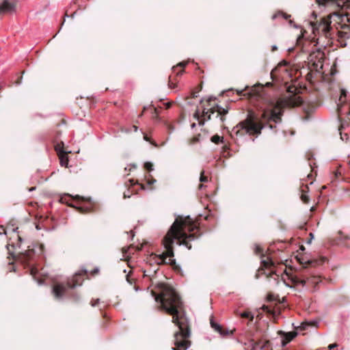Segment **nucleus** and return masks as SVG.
Segmentation results:
<instances>
[{"label":"nucleus","instance_id":"f257e3e1","mask_svg":"<svg viewBox=\"0 0 350 350\" xmlns=\"http://www.w3.org/2000/svg\"><path fill=\"white\" fill-rule=\"evenodd\" d=\"M198 224L189 217L178 216L170 228L163 239V245L165 252L161 254H153L150 256V260L157 265L175 264L173 244L177 241V244L184 245L189 250L191 248L189 241H194L200 237Z\"/></svg>","mask_w":350,"mask_h":350},{"label":"nucleus","instance_id":"f03ea898","mask_svg":"<svg viewBox=\"0 0 350 350\" xmlns=\"http://www.w3.org/2000/svg\"><path fill=\"white\" fill-rule=\"evenodd\" d=\"M302 100L300 96L295 94L279 98L276 101H273L265 108L260 116L259 121L253 112L250 111L247 118L243 121L239 122L233 128L232 132L236 135H243V133L250 135H259L265 125L262 122L269 124L271 122L279 123L282 120L283 110L286 107H295L301 105Z\"/></svg>","mask_w":350,"mask_h":350},{"label":"nucleus","instance_id":"7ed1b4c3","mask_svg":"<svg viewBox=\"0 0 350 350\" xmlns=\"http://www.w3.org/2000/svg\"><path fill=\"white\" fill-rule=\"evenodd\" d=\"M154 296L155 301L161 303L162 308L172 315V322L179 329V331L174 334V344L176 347H172V349L187 350L191 345L188 340L190 336V329L187 318L179 312L182 308L180 296L172 287L168 285H164L161 293L154 294Z\"/></svg>","mask_w":350,"mask_h":350},{"label":"nucleus","instance_id":"20e7f679","mask_svg":"<svg viewBox=\"0 0 350 350\" xmlns=\"http://www.w3.org/2000/svg\"><path fill=\"white\" fill-rule=\"evenodd\" d=\"M322 5H333L338 8L350 7V0H317ZM314 39L317 36H322L328 38L330 36L332 25L336 27L337 25L340 27H350V12L344 13L340 12H334L330 14L326 18H321L320 21L310 23Z\"/></svg>","mask_w":350,"mask_h":350},{"label":"nucleus","instance_id":"39448f33","mask_svg":"<svg viewBox=\"0 0 350 350\" xmlns=\"http://www.w3.org/2000/svg\"><path fill=\"white\" fill-rule=\"evenodd\" d=\"M287 279H284L286 286L292 288L301 286L302 287L306 285H312L315 286L321 281L318 275H311L310 277L299 276L293 273H286Z\"/></svg>","mask_w":350,"mask_h":350},{"label":"nucleus","instance_id":"423d86ee","mask_svg":"<svg viewBox=\"0 0 350 350\" xmlns=\"http://www.w3.org/2000/svg\"><path fill=\"white\" fill-rule=\"evenodd\" d=\"M83 282L81 274L79 273H75L71 281H68L66 284H57L53 288V293L56 298L60 299L66 293L67 288H75L77 286H81Z\"/></svg>","mask_w":350,"mask_h":350},{"label":"nucleus","instance_id":"0eeeda50","mask_svg":"<svg viewBox=\"0 0 350 350\" xmlns=\"http://www.w3.org/2000/svg\"><path fill=\"white\" fill-rule=\"evenodd\" d=\"M16 3L14 0H3L0 4V14L15 11Z\"/></svg>","mask_w":350,"mask_h":350},{"label":"nucleus","instance_id":"6e6552de","mask_svg":"<svg viewBox=\"0 0 350 350\" xmlns=\"http://www.w3.org/2000/svg\"><path fill=\"white\" fill-rule=\"evenodd\" d=\"M279 334L281 335L282 338V346L284 347L286 345L287 343L291 341L297 336V334L295 332H290L285 333L282 331H280Z\"/></svg>","mask_w":350,"mask_h":350},{"label":"nucleus","instance_id":"1a4fd4ad","mask_svg":"<svg viewBox=\"0 0 350 350\" xmlns=\"http://www.w3.org/2000/svg\"><path fill=\"white\" fill-rule=\"evenodd\" d=\"M348 92L345 89L340 90V95L337 102V107L339 105H349L347 103Z\"/></svg>","mask_w":350,"mask_h":350},{"label":"nucleus","instance_id":"9d476101","mask_svg":"<svg viewBox=\"0 0 350 350\" xmlns=\"http://www.w3.org/2000/svg\"><path fill=\"white\" fill-rule=\"evenodd\" d=\"M338 116H341L343 115H350V104L339 105L337 107Z\"/></svg>","mask_w":350,"mask_h":350},{"label":"nucleus","instance_id":"9b49d317","mask_svg":"<svg viewBox=\"0 0 350 350\" xmlns=\"http://www.w3.org/2000/svg\"><path fill=\"white\" fill-rule=\"evenodd\" d=\"M66 198H71V196L70 195H67L66 197H62L61 198V201L62 202H66L69 206H73L75 208H76L77 210H79L81 213H84V212H86L88 211V208H84L83 206H77V205H75V204H72L71 203H68L66 200Z\"/></svg>","mask_w":350,"mask_h":350},{"label":"nucleus","instance_id":"f8f14e48","mask_svg":"<svg viewBox=\"0 0 350 350\" xmlns=\"http://www.w3.org/2000/svg\"><path fill=\"white\" fill-rule=\"evenodd\" d=\"M33 256V252L32 250H27L24 254H23V260L26 263L27 261L32 259Z\"/></svg>","mask_w":350,"mask_h":350},{"label":"nucleus","instance_id":"ddd939ff","mask_svg":"<svg viewBox=\"0 0 350 350\" xmlns=\"http://www.w3.org/2000/svg\"><path fill=\"white\" fill-rule=\"evenodd\" d=\"M261 265L264 268H269L273 265V262L269 258L261 260Z\"/></svg>","mask_w":350,"mask_h":350},{"label":"nucleus","instance_id":"4468645a","mask_svg":"<svg viewBox=\"0 0 350 350\" xmlns=\"http://www.w3.org/2000/svg\"><path fill=\"white\" fill-rule=\"evenodd\" d=\"M211 325L215 331L219 332L220 334H224V333L222 332V327L219 324L215 323L213 320H211Z\"/></svg>","mask_w":350,"mask_h":350},{"label":"nucleus","instance_id":"2eb2a0df","mask_svg":"<svg viewBox=\"0 0 350 350\" xmlns=\"http://www.w3.org/2000/svg\"><path fill=\"white\" fill-rule=\"evenodd\" d=\"M211 142L214 144H219L224 142V137L218 135H215L211 137Z\"/></svg>","mask_w":350,"mask_h":350},{"label":"nucleus","instance_id":"dca6fc26","mask_svg":"<svg viewBox=\"0 0 350 350\" xmlns=\"http://www.w3.org/2000/svg\"><path fill=\"white\" fill-rule=\"evenodd\" d=\"M239 315L242 318L249 319L250 321H252L254 319V314L250 312H244L240 313Z\"/></svg>","mask_w":350,"mask_h":350},{"label":"nucleus","instance_id":"f3484780","mask_svg":"<svg viewBox=\"0 0 350 350\" xmlns=\"http://www.w3.org/2000/svg\"><path fill=\"white\" fill-rule=\"evenodd\" d=\"M279 16H282L284 19H287L289 17H291V16L287 14L283 13L282 12H279L275 14L274 15H273L272 18H273V19H275Z\"/></svg>","mask_w":350,"mask_h":350},{"label":"nucleus","instance_id":"a211bd4d","mask_svg":"<svg viewBox=\"0 0 350 350\" xmlns=\"http://www.w3.org/2000/svg\"><path fill=\"white\" fill-rule=\"evenodd\" d=\"M214 111H215L214 110H211V111H210L209 109H204L203 110V112H202V113H203V116H207L208 119H210V118H211V113H214Z\"/></svg>","mask_w":350,"mask_h":350},{"label":"nucleus","instance_id":"6ab92c4d","mask_svg":"<svg viewBox=\"0 0 350 350\" xmlns=\"http://www.w3.org/2000/svg\"><path fill=\"white\" fill-rule=\"evenodd\" d=\"M217 111L219 115L224 116L228 113V110H226L221 107L217 106Z\"/></svg>","mask_w":350,"mask_h":350},{"label":"nucleus","instance_id":"aec40b11","mask_svg":"<svg viewBox=\"0 0 350 350\" xmlns=\"http://www.w3.org/2000/svg\"><path fill=\"white\" fill-rule=\"evenodd\" d=\"M208 177L204 175V172L202 171L200 174V181L201 183H206V182H208Z\"/></svg>","mask_w":350,"mask_h":350},{"label":"nucleus","instance_id":"412c9836","mask_svg":"<svg viewBox=\"0 0 350 350\" xmlns=\"http://www.w3.org/2000/svg\"><path fill=\"white\" fill-rule=\"evenodd\" d=\"M144 167L149 171L153 170L152 164L150 162H146L144 164Z\"/></svg>","mask_w":350,"mask_h":350},{"label":"nucleus","instance_id":"4be33fe9","mask_svg":"<svg viewBox=\"0 0 350 350\" xmlns=\"http://www.w3.org/2000/svg\"><path fill=\"white\" fill-rule=\"evenodd\" d=\"M301 199L304 203H308L309 201V197L307 194L303 193L301 196Z\"/></svg>","mask_w":350,"mask_h":350},{"label":"nucleus","instance_id":"5701e85b","mask_svg":"<svg viewBox=\"0 0 350 350\" xmlns=\"http://www.w3.org/2000/svg\"><path fill=\"white\" fill-rule=\"evenodd\" d=\"M310 325V324L309 323H307V322H304V323H302L300 327L301 329H306V327Z\"/></svg>","mask_w":350,"mask_h":350},{"label":"nucleus","instance_id":"b1692460","mask_svg":"<svg viewBox=\"0 0 350 350\" xmlns=\"http://www.w3.org/2000/svg\"><path fill=\"white\" fill-rule=\"evenodd\" d=\"M304 33H302L297 38V44H300L302 39L304 38Z\"/></svg>","mask_w":350,"mask_h":350},{"label":"nucleus","instance_id":"393cba45","mask_svg":"<svg viewBox=\"0 0 350 350\" xmlns=\"http://www.w3.org/2000/svg\"><path fill=\"white\" fill-rule=\"evenodd\" d=\"M99 302V299H93L91 301V305L92 306H96Z\"/></svg>","mask_w":350,"mask_h":350},{"label":"nucleus","instance_id":"a878e982","mask_svg":"<svg viewBox=\"0 0 350 350\" xmlns=\"http://www.w3.org/2000/svg\"><path fill=\"white\" fill-rule=\"evenodd\" d=\"M340 138L342 140H347L348 139V136H347V134H344L342 135V133H340Z\"/></svg>","mask_w":350,"mask_h":350},{"label":"nucleus","instance_id":"bb28decb","mask_svg":"<svg viewBox=\"0 0 350 350\" xmlns=\"http://www.w3.org/2000/svg\"><path fill=\"white\" fill-rule=\"evenodd\" d=\"M261 252H262V249L260 248V247L258 245H256V249H255V252L256 254H260Z\"/></svg>","mask_w":350,"mask_h":350},{"label":"nucleus","instance_id":"cd10ccee","mask_svg":"<svg viewBox=\"0 0 350 350\" xmlns=\"http://www.w3.org/2000/svg\"><path fill=\"white\" fill-rule=\"evenodd\" d=\"M319 64L320 68H321L323 66V64L320 61H319L317 64L314 63V65H315L317 68L319 66Z\"/></svg>","mask_w":350,"mask_h":350},{"label":"nucleus","instance_id":"c85d7f7f","mask_svg":"<svg viewBox=\"0 0 350 350\" xmlns=\"http://www.w3.org/2000/svg\"><path fill=\"white\" fill-rule=\"evenodd\" d=\"M166 109H169L171 107V103H166L164 104Z\"/></svg>","mask_w":350,"mask_h":350},{"label":"nucleus","instance_id":"c756f323","mask_svg":"<svg viewBox=\"0 0 350 350\" xmlns=\"http://www.w3.org/2000/svg\"><path fill=\"white\" fill-rule=\"evenodd\" d=\"M336 346H337L336 344H331V345H329L328 347H329V349H332L336 347Z\"/></svg>","mask_w":350,"mask_h":350},{"label":"nucleus","instance_id":"7c9ffc66","mask_svg":"<svg viewBox=\"0 0 350 350\" xmlns=\"http://www.w3.org/2000/svg\"><path fill=\"white\" fill-rule=\"evenodd\" d=\"M31 274L34 275L36 274V271L33 268L31 269Z\"/></svg>","mask_w":350,"mask_h":350},{"label":"nucleus","instance_id":"2f4dec72","mask_svg":"<svg viewBox=\"0 0 350 350\" xmlns=\"http://www.w3.org/2000/svg\"><path fill=\"white\" fill-rule=\"evenodd\" d=\"M185 65H186V63H185V62H181L178 64L179 66L183 67V68L185 67Z\"/></svg>","mask_w":350,"mask_h":350},{"label":"nucleus","instance_id":"473e14b6","mask_svg":"<svg viewBox=\"0 0 350 350\" xmlns=\"http://www.w3.org/2000/svg\"><path fill=\"white\" fill-rule=\"evenodd\" d=\"M340 174H341V173H340V172H339V171H336V172H335V176H336V177H338L339 175H340Z\"/></svg>","mask_w":350,"mask_h":350},{"label":"nucleus","instance_id":"72a5a7b5","mask_svg":"<svg viewBox=\"0 0 350 350\" xmlns=\"http://www.w3.org/2000/svg\"><path fill=\"white\" fill-rule=\"evenodd\" d=\"M144 140H146V141H147V142H148V141H149V138L148 137V136H147L146 135H144Z\"/></svg>","mask_w":350,"mask_h":350},{"label":"nucleus","instance_id":"f704fd0d","mask_svg":"<svg viewBox=\"0 0 350 350\" xmlns=\"http://www.w3.org/2000/svg\"><path fill=\"white\" fill-rule=\"evenodd\" d=\"M133 129H134V131L136 132L138 129V127L137 126H133Z\"/></svg>","mask_w":350,"mask_h":350},{"label":"nucleus","instance_id":"c9c22d12","mask_svg":"<svg viewBox=\"0 0 350 350\" xmlns=\"http://www.w3.org/2000/svg\"><path fill=\"white\" fill-rule=\"evenodd\" d=\"M276 49H277V46H273L272 51H275Z\"/></svg>","mask_w":350,"mask_h":350},{"label":"nucleus","instance_id":"e433bc0d","mask_svg":"<svg viewBox=\"0 0 350 350\" xmlns=\"http://www.w3.org/2000/svg\"><path fill=\"white\" fill-rule=\"evenodd\" d=\"M203 187H204V185H203L202 184H200V185H199V189H202L203 188Z\"/></svg>","mask_w":350,"mask_h":350},{"label":"nucleus","instance_id":"4c0bfd02","mask_svg":"<svg viewBox=\"0 0 350 350\" xmlns=\"http://www.w3.org/2000/svg\"><path fill=\"white\" fill-rule=\"evenodd\" d=\"M310 236L311 239H313L314 236H313V234H312V233H311V232H310Z\"/></svg>","mask_w":350,"mask_h":350},{"label":"nucleus","instance_id":"58836bf2","mask_svg":"<svg viewBox=\"0 0 350 350\" xmlns=\"http://www.w3.org/2000/svg\"><path fill=\"white\" fill-rule=\"evenodd\" d=\"M288 92H293V90H291V88H288Z\"/></svg>","mask_w":350,"mask_h":350},{"label":"nucleus","instance_id":"ea45409f","mask_svg":"<svg viewBox=\"0 0 350 350\" xmlns=\"http://www.w3.org/2000/svg\"><path fill=\"white\" fill-rule=\"evenodd\" d=\"M270 129H273L275 126H272L271 124L269 125Z\"/></svg>","mask_w":350,"mask_h":350},{"label":"nucleus","instance_id":"a19ab883","mask_svg":"<svg viewBox=\"0 0 350 350\" xmlns=\"http://www.w3.org/2000/svg\"><path fill=\"white\" fill-rule=\"evenodd\" d=\"M155 113H158V109L157 108L154 109Z\"/></svg>","mask_w":350,"mask_h":350},{"label":"nucleus","instance_id":"79ce46f5","mask_svg":"<svg viewBox=\"0 0 350 350\" xmlns=\"http://www.w3.org/2000/svg\"><path fill=\"white\" fill-rule=\"evenodd\" d=\"M242 92L243 91H238L237 92H238L239 94H241Z\"/></svg>","mask_w":350,"mask_h":350},{"label":"nucleus","instance_id":"37998d69","mask_svg":"<svg viewBox=\"0 0 350 350\" xmlns=\"http://www.w3.org/2000/svg\"><path fill=\"white\" fill-rule=\"evenodd\" d=\"M195 126H196L195 123L192 124V125H191L192 127H195Z\"/></svg>","mask_w":350,"mask_h":350},{"label":"nucleus","instance_id":"c03bdc74","mask_svg":"<svg viewBox=\"0 0 350 350\" xmlns=\"http://www.w3.org/2000/svg\"><path fill=\"white\" fill-rule=\"evenodd\" d=\"M125 171H127L128 170V168L127 167L124 168Z\"/></svg>","mask_w":350,"mask_h":350},{"label":"nucleus","instance_id":"a18cd8bd","mask_svg":"<svg viewBox=\"0 0 350 350\" xmlns=\"http://www.w3.org/2000/svg\"><path fill=\"white\" fill-rule=\"evenodd\" d=\"M75 198H77V199H78V198H79V196H77L75 197Z\"/></svg>","mask_w":350,"mask_h":350}]
</instances>
